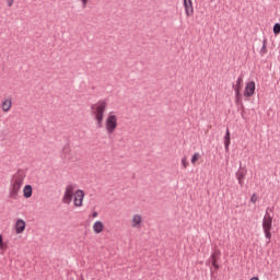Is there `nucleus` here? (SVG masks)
<instances>
[{"instance_id": "nucleus-17", "label": "nucleus", "mask_w": 280, "mask_h": 280, "mask_svg": "<svg viewBox=\"0 0 280 280\" xmlns=\"http://www.w3.org/2000/svg\"><path fill=\"white\" fill-rule=\"evenodd\" d=\"M224 145H231V131H226L224 137Z\"/></svg>"}, {"instance_id": "nucleus-21", "label": "nucleus", "mask_w": 280, "mask_h": 280, "mask_svg": "<svg viewBox=\"0 0 280 280\" xmlns=\"http://www.w3.org/2000/svg\"><path fill=\"white\" fill-rule=\"evenodd\" d=\"M80 2H81V7H82L83 9H86L88 5H89V3L91 2V0H80Z\"/></svg>"}, {"instance_id": "nucleus-3", "label": "nucleus", "mask_w": 280, "mask_h": 280, "mask_svg": "<svg viewBox=\"0 0 280 280\" xmlns=\"http://www.w3.org/2000/svg\"><path fill=\"white\" fill-rule=\"evenodd\" d=\"M26 180V172L19 170L10 179L9 194L10 198H18L21 194L22 187Z\"/></svg>"}, {"instance_id": "nucleus-12", "label": "nucleus", "mask_w": 280, "mask_h": 280, "mask_svg": "<svg viewBox=\"0 0 280 280\" xmlns=\"http://www.w3.org/2000/svg\"><path fill=\"white\" fill-rule=\"evenodd\" d=\"M22 194H23V198H26V199L31 198L34 194L33 186L30 184L25 185L22 189Z\"/></svg>"}, {"instance_id": "nucleus-10", "label": "nucleus", "mask_w": 280, "mask_h": 280, "mask_svg": "<svg viewBox=\"0 0 280 280\" xmlns=\"http://www.w3.org/2000/svg\"><path fill=\"white\" fill-rule=\"evenodd\" d=\"M244 83V79L242 77H240L237 80H236V83L233 85V89L235 91V97H236V102L240 101V97L242 96V85Z\"/></svg>"}, {"instance_id": "nucleus-25", "label": "nucleus", "mask_w": 280, "mask_h": 280, "mask_svg": "<svg viewBox=\"0 0 280 280\" xmlns=\"http://www.w3.org/2000/svg\"><path fill=\"white\" fill-rule=\"evenodd\" d=\"M100 217V213L97 211H94L92 214H91V218L92 219H97Z\"/></svg>"}, {"instance_id": "nucleus-2", "label": "nucleus", "mask_w": 280, "mask_h": 280, "mask_svg": "<svg viewBox=\"0 0 280 280\" xmlns=\"http://www.w3.org/2000/svg\"><path fill=\"white\" fill-rule=\"evenodd\" d=\"M108 109L107 100H98L96 103L91 105V115L94 117L97 128H103L105 115Z\"/></svg>"}, {"instance_id": "nucleus-14", "label": "nucleus", "mask_w": 280, "mask_h": 280, "mask_svg": "<svg viewBox=\"0 0 280 280\" xmlns=\"http://www.w3.org/2000/svg\"><path fill=\"white\" fill-rule=\"evenodd\" d=\"M236 178L238 180V185H241V187L244 186V179L246 178V171H238L236 173Z\"/></svg>"}, {"instance_id": "nucleus-15", "label": "nucleus", "mask_w": 280, "mask_h": 280, "mask_svg": "<svg viewBox=\"0 0 280 280\" xmlns=\"http://www.w3.org/2000/svg\"><path fill=\"white\" fill-rule=\"evenodd\" d=\"M9 248V245L4 242L3 235L0 234V252L1 254H4Z\"/></svg>"}, {"instance_id": "nucleus-9", "label": "nucleus", "mask_w": 280, "mask_h": 280, "mask_svg": "<svg viewBox=\"0 0 280 280\" xmlns=\"http://www.w3.org/2000/svg\"><path fill=\"white\" fill-rule=\"evenodd\" d=\"M14 230H15V234L16 235H21L25 232L26 230V222L23 219H19L16 220L15 224H14Z\"/></svg>"}, {"instance_id": "nucleus-24", "label": "nucleus", "mask_w": 280, "mask_h": 280, "mask_svg": "<svg viewBox=\"0 0 280 280\" xmlns=\"http://www.w3.org/2000/svg\"><path fill=\"white\" fill-rule=\"evenodd\" d=\"M257 200H258L257 196L255 194L252 195L250 202H253V205H255V202H257Z\"/></svg>"}, {"instance_id": "nucleus-18", "label": "nucleus", "mask_w": 280, "mask_h": 280, "mask_svg": "<svg viewBox=\"0 0 280 280\" xmlns=\"http://www.w3.org/2000/svg\"><path fill=\"white\" fill-rule=\"evenodd\" d=\"M182 165L184 170H187V167H189V162L187 161V156L182 158Z\"/></svg>"}, {"instance_id": "nucleus-5", "label": "nucleus", "mask_w": 280, "mask_h": 280, "mask_svg": "<svg viewBox=\"0 0 280 280\" xmlns=\"http://www.w3.org/2000/svg\"><path fill=\"white\" fill-rule=\"evenodd\" d=\"M130 226L132 230H141L143 228V215L133 213L130 219Z\"/></svg>"}, {"instance_id": "nucleus-4", "label": "nucleus", "mask_w": 280, "mask_h": 280, "mask_svg": "<svg viewBox=\"0 0 280 280\" xmlns=\"http://www.w3.org/2000/svg\"><path fill=\"white\" fill-rule=\"evenodd\" d=\"M118 121H119V117L115 112L108 113L104 121V128L106 133L115 135L119 126Z\"/></svg>"}, {"instance_id": "nucleus-1", "label": "nucleus", "mask_w": 280, "mask_h": 280, "mask_svg": "<svg viewBox=\"0 0 280 280\" xmlns=\"http://www.w3.org/2000/svg\"><path fill=\"white\" fill-rule=\"evenodd\" d=\"M85 196L86 194L83 189H77V185L68 184L65 187L62 202L63 205H71L73 202V207L81 208L84 206Z\"/></svg>"}, {"instance_id": "nucleus-22", "label": "nucleus", "mask_w": 280, "mask_h": 280, "mask_svg": "<svg viewBox=\"0 0 280 280\" xmlns=\"http://www.w3.org/2000/svg\"><path fill=\"white\" fill-rule=\"evenodd\" d=\"M273 33H275L276 35L280 34V24H279V23L275 24V26H273Z\"/></svg>"}, {"instance_id": "nucleus-27", "label": "nucleus", "mask_w": 280, "mask_h": 280, "mask_svg": "<svg viewBox=\"0 0 280 280\" xmlns=\"http://www.w3.org/2000/svg\"><path fill=\"white\" fill-rule=\"evenodd\" d=\"M225 145V152H229V145L231 144H224Z\"/></svg>"}, {"instance_id": "nucleus-26", "label": "nucleus", "mask_w": 280, "mask_h": 280, "mask_svg": "<svg viewBox=\"0 0 280 280\" xmlns=\"http://www.w3.org/2000/svg\"><path fill=\"white\" fill-rule=\"evenodd\" d=\"M266 52H267L266 43H264L262 48H261V50H260V54H261V55H265Z\"/></svg>"}, {"instance_id": "nucleus-19", "label": "nucleus", "mask_w": 280, "mask_h": 280, "mask_svg": "<svg viewBox=\"0 0 280 280\" xmlns=\"http://www.w3.org/2000/svg\"><path fill=\"white\" fill-rule=\"evenodd\" d=\"M270 231L271 230H264V234H265L266 240H268V244L270 243V240H271Z\"/></svg>"}, {"instance_id": "nucleus-29", "label": "nucleus", "mask_w": 280, "mask_h": 280, "mask_svg": "<svg viewBox=\"0 0 280 280\" xmlns=\"http://www.w3.org/2000/svg\"><path fill=\"white\" fill-rule=\"evenodd\" d=\"M81 280H85V279L82 277Z\"/></svg>"}, {"instance_id": "nucleus-13", "label": "nucleus", "mask_w": 280, "mask_h": 280, "mask_svg": "<svg viewBox=\"0 0 280 280\" xmlns=\"http://www.w3.org/2000/svg\"><path fill=\"white\" fill-rule=\"evenodd\" d=\"M184 7L187 16L194 15V3L191 2V0H184Z\"/></svg>"}, {"instance_id": "nucleus-20", "label": "nucleus", "mask_w": 280, "mask_h": 280, "mask_svg": "<svg viewBox=\"0 0 280 280\" xmlns=\"http://www.w3.org/2000/svg\"><path fill=\"white\" fill-rule=\"evenodd\" d=\"M212 266L214 269H219L220 266L218 265V260L215 259V255H212Z\"/></svg>"}, {"instance_id": "nucleus-23", "label": "nucleus", "mask_w": 280, "mask_h": 280, "mask_svg": "<svg viewBox=\"0 0 280 280\" xmlns=\"http://www.w3.org/2000/svg\"><path fill=\"white\" fill-rule=\"evenodd\" d=\"M15 0H5L7 7L12 8L14 5Z\"/></svg>"}, {"instance_id": "nucleus-28", "label": "nucleus", "mask_w": 280, "mask_h": 280, "mask_svg": "<svg viewBox=\"0 0 280 280\" xmlns=\"http://www.w3.org/2000/svg\"><path fill=\"white\" fill-rule=\"evenodd\" d=\"M250 280H259L257 277H253Z\"/></svg>"}, {"instance_id": "nucleus-6", "label": "nucleus", "mask_w": 280, "mask_h": 280, "mask_svg": "<svg viewBox=\"0 0 280 280\" xmlns=\"http://www.w3.org/2000/svg\"><path fill=\"white\" fill-rule=\"evenodd\" d=\"M272 220L273 217L267 210L262 219V231L272 230Z\"/></svg>"}, {"instance_id": "nucleus-7", "label": "nucleus", "mask_w": 280, "mask_h": 280, "mask_svg": "<svg viewBox=\"0 0 280 280\" xmlns=\"http://www.w3.org/2000/svg\"><path fill=\"white\" fill-rule=\"evenodd\" d=\"M13 106L12 97H5L1 101L0 108L2 113H10Z\"/></svg>"}, {"instance_id": "nucleus-16", "label": "nucleus", "mask_w": 280, "mask_h": 280, "mask_svg": "<svg viewBox=\"0 0 280 280\" xmlns=\"http://www.w3.org/2000/svg\"><path fill=\"white\" fill-rule=\"evenodd\" d=\"M199 161H200V153L195 152L190 159L191 165H196V163H198Z\"/></svg>"}, {"instance_id": "nucleus-8", "label": "nucleus", "mask_w": 280, "mask_h": 280, "mask_svg": "<svg viewBox=\"0 0 280 280\" xmlns=\"http://www.w3.org/2000/svg\"><path fill=\"white\" fill-rule=\"evenodd\" d=\"M92 231L95 235H101L105 232V223L101 220H97L92 225Z\"/></svg>"}, {"instance_id": "nucleus-30", "label": "nucleus", "mask_w": 280, "mask_h": 280, "mask_svg": "<svg viewBox=\"0 0 280 280\" xmlns=\"http://www.w3.org/2000/svg\"><path fill=\"white\" fill-rule=\"evenodd\" d=\"M212 2L215 1V0H211Z\"/></svg>"}, {"instance_id": "nucleus-11", "label": "nucleus", "mask_w": 280, "mask_h": 280, "mask_svg": "<svg viewBox=\"0 0 280 280\" xmlns=\"http://www.w3.org/2000/svg\"><path fill=\"white\" fill-rule=\"evenodd\" d=\"M255 89H256V84L254 81H249L246 83L245 85V90H244V96L245 97H250L254 95L255 93Z\"/></svg>"}]
</instances>
